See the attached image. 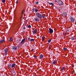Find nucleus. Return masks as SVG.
I'll list each match as a JSON object with an SVG mask.
<instances>
[{
  "label": "nucleus",
  "instance_id": "f704fd0d",
  "mask_svg": "<svg viewBox=\"0 0 76 76\" xmlns=\"http://www.w3.org/2000/svg\"><path fill=\"white\" fill-rule=\"evenodd\" d=\"M57 0H55V2H57Z\"/></svg>",
  "mask_w": 76,
  "mask_h": 76
},
{
  "label": "nucleus",
  "instance_id": "f257e3e1",
  "mask_svg": "<svg viewBox=\"0 0 76 76\" xmlns=\"http://www.w3.org/2000/svg\"><path fill=\"white\" fill-rule=\"evenodd\" d=\"M16 66V64L14 63L12 64H10L8 65V67L9 68H10V67H11L12 68H15Z\"/></svg>",
  "mask_w": 76,
  "mask_h": 76
},
{
  "label": "nucleus",
  "instance_id": "473e14b6",
  "mask_svg": "<svg viewBox=\"0 0 76 76\" xmlns=\"http://www.w3.org/2000/svg\"><path fill=\"white\" fill-rule=\"evenodd\" d=\"M26 28H25V27H24L23 28V29H25Z\"/></svg>",
  "mask_w": 76,
  "mask_h": 76
},
{
  "label": "nucleus",
  "instance_id": "9b49d317",
  "mask_svg": "<svg viewBox=\"0 0 76 76\" xmlns=\"http://www.w3.org/2000/svg\"><path fill=\"white\" fill-rule=\"evenodd\" d=\"M5 42L4 39H1L0 41V44H1V43H3V42Z\"/></svg>",
  "mask_w": 76,
  "mask_h": 76
},
{
  "label": "nucleus",
  "instance_id": "c756f323",
  "mask_svg": "<svg viewBox=\"0 0 76 76\" xmlns=\"http://www.w3.org/2000/svg\"><path fill=\"white\" fill-rule=\"evenodd\" d=\"M18 1H16V4H18Z\"/></svg>",
  "mask_w": 76,
  "mask_h": 76
},
{
  "label": "nucleus",
  "instance_id": "7ed1b4c3",
  "mask_svg": "<svg viewBox=\"0 0 76 76\" xmlns=\"http://www.w3.org/2000/svg\"><path fill=\"white\" fill-rule=\"evenodd\" d=\"M70 19L72 22H75V18L72 16H70Z\"/></svg>",
  "mask_w": 76,
  "mask_h": 76
},
{
  "label": "nucleus",
  "instance_id": "6e6552de",
  "mask_svg": "<svg viewBox=\"0 0 76 76\" xmlns=\"http://www.w3.org/2000/svg\"><path fill=\"white\" fill-rule=\"evenodd\" d=\"M12 49L14 50H17V47L14 46L12 47Z\"/></svg>",
  "mask_w": 76,
  "mask_h": 76
},
{
  "label": "nucleus",
  "instance_id": "dca6fc26",
  "mask_svg": "<svg viewBox=\"0 0 76 76\" xmlns=\"http://www.w3.org/2000/svg\"><path fill=\"white\" fill-rule=\"evenodd\" d=\"M45 37H42V40L43 41H44V39H45Z\"/></svg>",
  "mask_w": 76,
  "mask_h": 76
},
{
  "label": "nucleus",
  "instance_id": "1a4fd4ad",
  "mask_svg": "<svg viewBox=\"0 0 76 76\" xmlns=\"http://www.w3.org/2000/svg\"><path fill=\"white\" fill-rule=\"evenodd\" d=\"M37 29H35L33 31V34H37Z\"/></svg>",
  "mask_w": 76,
  "mask_h": 76
},
{
  "label": "nucleus",
  "instance_id": "423d86ee",
  "mask_svg": "<svg viewBox=\"0 0 76 76\" xmlns=\"http://www.w3.org/2000/svg\"><path fill=\"white\" fill-rule=\"evenodd\" d=\"M49 33L50 34H52V33H53V30L51 28H50L49 29Z\"/></svg>",
  "mask_w": 76,
  "mask_h": 76
},
{
  "label": "nucleus",
  "instance_id": "b1692460",
  "mask_svg": "<svg viewBox=\"0 0 76 76\" xmlns=\"http://www.w3.org/2000/svg\"><path fill=\"white\" fill-rule=\"evenodd\" d=\"M35 11L36 12H38V10L35 9Z\"/></svg>",
  "mask_w": 76,
  "mask_h": 76
},
{
  "label": "nucleus",
  "instance_id": "4468645a",
  "mask_svg": "<svg viewBox=\"0 0 76 76\" xmlns=\"http://www.w3.org/2000/svg\"><path fill=\"white\" fill-rule=\"evenodd\" d=\"M72 40H75V37L74 36L73 37H71Z\"/></svg>",
  "mask_w": 76,
  "mask_h": 76
},
{
  "label": "nucleus",
  "instance_id": "39448f33",
  "mask_svg": "<svg viewBox=\"0 0 76 76\" xmlns=\"http://www.w3.org/2000/svg\"><path fill=\"white\" fill-rule=\"evenodd\" d=\"M4 51H5V55H7V54L8 53V51H9V49H8L7 48L5 50H4Z\"/></svg>",
  "mask_w": 76,
  "mask_h": 76
},
{
  "label": "nucleus",
  "instance_id": "2eb2a0df",
  "mask_svg": "<svg viewBox=\"0 0 76 76\" xmlns=\"http://www.w3.org/2000/svg\"><path fill=\"white\" fill-rule=\"evenodd\" d=\"M66 69V68L65 67H63L62 69L61 70H64Z\"/></svg>",
  "mask_w": 76,
  "mask_h": 76
},
{
  "label": "nucleus",
  "instance_id": "0eeeda50",
  "mask_svg": "<svg viewBox=\"0 0 76 76\" xmlns=\"http://www.w3.org/2000/svg\"><path fill=\"white\" fill-rule=\"evenodd\" d=\"M25 39H23L21 41V44H23L25 43Z\"/></svg>",
  "mask_w": 76,
  "mask_h": 76
},
{
  "label": "nucleus",
  "instance_id": "393cba45",
  "mask_svg": "<svg viewBox=\"0 0 76 76\" xmlns=\"http://www.w3.org/2000/svg\"><path fill=\"white\" fill-rule=\"evenodd\" d=\"M23 12H24V10H23L21 12L22 15H23Z\"/></svg>",
  "mask_w": 76,
  "mask_h": 76
},
{
  "label": "nucleus",
  "instance_id": "7c9ffc66",
  "mask_svg": "<svg viewBox=\"0 0 76 76\" xmlns=\"http://www.w3.org/2000/svg\"><path fill=\"white\" fill-rule=\"evenodd\" d=\"M28 28H31V25H28Z\"/></svg>",
  "mask_w": 76,
  "mask_h": 76
},
{
  "label": "nucleus",
  "instance_id": "412c9836",
  "mask_svg": "<svg viewBox=\"0 0 76 76\" xmlns=\"http://www.w3.org/2000/svg\"><path fill=\"white\" fill-rule=\"evenodd\" d=\"M34 40H35L34 39H30V41H34Z\"/></svg>",
  "mask_w": 76,
  "mask_h": 76
},
{
  "label": "nucleus",
  "instance_id": "5701e85b",
  "mask_svg": "<svg viewBox=\"0 0 76 76\" xmlns=\"http://www.w3.org/2000/svg\"><path fill=\"white\" fill-rule=\"evenodd\" d=\"M35 9H34V8H33V9H32V11L33 12H34V10Z\"/></svg>",
  "mask_w": 76,
  "mask_h": 76
},
{
  "label": "nucleus",
  "instance_id": "a878e982",
  "mask_svg": "<svg viewBox=\"0 0 76 76\" xmlns=\"http://www.w3.org/2000/svg\"><path fill=\"white\" fill-rule=\"evenodd\" d=\"M5 1H5V0H3L2 1V3H4L5 2Z\"/></svg>",
  "mask_w": 76,
  "mask_h": 76
},
{
  "label": "nucleus",
  "instance_id": "20e7f679",
  "mask_svg": "<svg viewBox=\"0 0 76 76\" xmlns=\"http://www.w3.org/2000/svg\"><path fill=\"white\" fill-rule=\"evenodd\" d=\"M57 3L59 4V5H61L62 6L63 4V2H62L61 0H58L57 1Z\"/></svg>",
  "mask_w": 76,
  "mask_h": 76
},
{
  "label": "nucleus",
  "instance_id": "bb28decb",
  "mask_svg": "<svg viewBox=\"0 0 76 76\" xmlns=\"http://www.w3.org/2000/svg\"><path fill=\"white\" fill-rule=\"evenodd\" d=\"M34 58H37V56H34Z\"/></svg>",
  "mask_w": 76,
  "mask_h": 76
},
{
  "label": "nucleus",
  "instance_id": "2f4dec72",
  "mask_svg": "<svg viewBox=\"0 0 76 76\" xmlns=\"http://www.w3.org/2000/svg\"><path fill=\"white\" fill-rule=\"evenodd\" d=\"M28 39L29 40V41H31V39L30 38H28Z\"/></svg>",
  "mask_w": 76,
  "mask_h": 76
},
{
  "label": "nucleus",
  "instance_id": "c9c22d12",
  "mask_svg": "<svg viewBox=\"0 0 76 76\" xmlns=\"http://www.w3.org/2000/svg\"><path fill=\"white\" fill-rule=\"evenodd\" d=\"M34 76H37V75H34Z\"/></svg>",
  "mask_w": 76,
  "mask_h": 76
},
{
  "label": "nucleus",
  "instance_id": "4be33fe9",
  "mask_svg": "<svg viewBox=\"0 0 76 76\" xmlns=\"http://www.w3.org/2000/svg\"><path fill=\"white\" fill-rule=\"evenodd\" d=\"M63 50L64 51H66V50H67V48H64Z\"/></svg>",
  "mask_w": 76,
  "mask_h": 76
},
{
  "label": "nucleus",
  "instance_id": "cd10ccee",
  "mask_svg": "<svg viewBox=\"0 0 76 76\" xmlns=\"http://www.w3.org/2000/svg\"><path fill=\"white\" fill-rule=\"evenodd\" d=\"M47 16L46 15H44V17L43 16V18H46Z\"/></svg>",
  "mask_w": 76,
  "mask_h": 76
},
{
  "label": "nucleus",
  "instance_id": "6ab92c4d",
  "mask_svg": "<svg viewBox=\"0 0 76 76\" xmlns=\"http://www.w3.org/2000/svg\"><path fill=\"white\" fill-rule=\"evenodd\" d=\"M51 41V39H49L48 40V42H49V43H50V42Z\"/></svg>",
  "mask_w": 76,
  "mask_h": 76
},
{
  "label": "nucleus",
  "instance_id": "f03ea898",
  "mask_svg": "<svg viewBox=\"0 0 76 76\" xmlns=\"http://www.w3.org/2000/svg\"><path fill=\"white\" fill-rule=\"evenodd\" d=\"M36 15L37 16V18H42V15L40 14L39 13H37L36 14Z\"/></svg>",
  "mask_w": 76,
  "mask_h": 76
},
{
  "label": "nucleus",
  "instance_id": "a211bd4d",
  "mask_svg": "<svg viewBox=\"0 0 76 76\" xmlns=\"http://www.w3.org/2000/svg\"><path fill=\"white\" fill-rule=\"evenodd\" d=\"M49 4H50L51 5H53V6H54V4H53L52 3H50V2H49Z\"/></svg>",
  "mask_w": 76,
  "mask_h": 76
},
{
  "label": "nucleus",
  "instance_id": "ddd939ff",
  "mask_svg": "<svg viewBox=\"0 0 76 76\" xmlns=\"http://www.w3.org/2000/svg\"><path fill=\"white\" fill-rule=\"evenodd\" d=\"M44 57V56H43V55H41L39 56V58L41 59L42 58Z\"/></svg>",
  "mask_w": 76,
  "mask_h": 76
},
{
  "label": "nucleus",
  "instance_id": "f3484780",
  "mask_svg": "<svg viewBox=\"0 0 76 76\" xmlns=\"http://www.w3.org/2000/svg\"><path fill=\"white\" fill-rule=\"evenodd\" d=\"M13 38H10V41H13Z\"/></svg>",
  "mask_w": 76,
  "mask_h": 76
},
{
  "label": "nucleus",
  "instance_id": "c85d7f7f",
  "mask_svg": "<svg viewBox=\"0 0 76 76\" xmlns=\"http://www.w3.org/2000/svg\"><path fill=\"white\" fill-rule=\"evenodd\" d=\"M36 4H38V1L36 2Z\"/></svg>",
  "mask_w": 76,
  "mask_h": 76
},
{
  "label": "nucleus",
  "instance_id": "f8f14e48",
  "mask_svg": "<svg viewBox=\"0 0 76 76\" xmlns=\"http://www.w3.org/2000/svg\"><path fill=\"white\" fill-rule=\"evenodd\" d=\"M34 19L36 21H37V22H38L39 21V19L37 17H36L34 18Z\"/></svg>",
  "mask_w": 76,
  "mask_h": 76
},
{
  "label": "nucleus",
  "instance_id": "72a5a7b5",
  "mask_svg": "<svg viewBox=\"0 0 76 76\" xmlns=\"http://www.w3.org/2000/svg\"><path fill=\"white\" fill-rule=\"evenodd\" d=\"M49 50H51V47H49Z\"/></svg>",
  "mask_w": 76,
  "mask_h": 76
},
{
  "label": "nucleus",
  "instance_id": "aec40b11",
  "mask_svg": "<svg viewBox=\"0 0 76 76\" xmlns=\"http://www.w3.org/2000/svg\"><path fill=\"white\" fill-rule=\"evenodd\" d=\"M56 63V61H54L53 62V64H55V63Z\"/></svg>",
  "mask_w": 76,
  "mask_h": 76
},
{
  "label": "nucleus",
  "instance_id": "9d476101",
  "mask_svg": "<svg viewBox=\"0 0 76 76\" xmlns=\"http://www.w3.org/2000/svg\"><path fill=\"white\" fill-rule=\"evenodd\" d=\"M62 16L63 17H66L67 16V13L66 12H64L62 14Z\"/></svg>",
  "mask_w": 76,
  "mask_h": 76
}]
</instances>
